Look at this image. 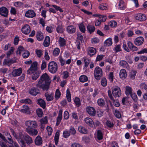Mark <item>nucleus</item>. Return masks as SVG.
<instances>
[{
  "instance_id": "f257e3e1",
  "label": "nucleus",
  "mask_w": 147,
  "mask_h": 147,
  "mask_svg": "<svg viewBox=\"0 0 147 147\" xmlns=\"http://www.w3.org/2000/svg\"><path fill=\"white\" fill-rule=\"evenodd\" d=\"M51 82L49 76L45 73L40 76L36 86L43 91H47L49 88Z\"/></svg>"
},
{
  "instance_id": "f03ea898",
  "label": "nucleus",
  "mask_w": 147,
  "mask_h": 147,
  "mask_svg": "<svg viewBox=\"0 0 147 147\" xmlns=\"http://www.w3.org/2000/svg\"><path fill=\"white\" fill-rule=\"evenodd\" d=\"M48 69L49 72L53 74L55 73L58 69L57 64L54 61L50 62L48 65Z\"/></svg>"
},
{
  "instance_id": "7ed1b4c3",
  "label": "nucleus",
  "mask_w": 147,
  "mask_h": 147,
  "mask_svg": "<svg viewBox=\"0 0 147 147\" xmlns=\"http://www.w3.org/2000/svg\"><path fill=\"white\" fill-rule=\"evenodd\" d=\"M127 45L129 49L127 47L125 44L123 43V48L126 51L129 52L130 50H131L133 51H134L137 50L138 48L134 46L131 42H129L127 43Z\"/></svg>"
},
{
  "instance_id": "20e7f679",
  "label": "nucleus",
  "mask_w": 147,
  "mask_h": 147,
  "mask_svg": "<svg viewBox=\"0 0 147 147\" xmlns=\"http://www.w3.org/2000/svg\"><path fill=\"white\" fill-rule=\"evenodd\" d=\"M112 92L113 96L115 98L119 97L121 94V91L120 88L117 86L112 88Z\"/></svg>"
},
{
  "instance_id": "39448f33",
  "label": "nucleus",
  "mask_w": 147,
  "mask_h": 147,
  "mask_svg": "<svg viewBox=\"0 0 147 147\" xmlns=\"http://www.w3.org/2000/svg\"><path fill=\"white\" fill-rule=\"evenodd\" d=\"M95 78L97 80H99L101 78V69L99 67H97L94 71Z\"/></svg>"
},
{
  "instance_id": "423d86ee",
  "label": "nucleus",
  "mask_w": 147,
  "mask_h": 147,
  "mask_svg": "<svg viewBox=\"0 0 147 147\" xmlns=\"http://www.w3.org/2000/svg\"><path fill=\"white\" fill-rule=\"evenodd\" d=\"M37 63L36 62H34L31 65L30 67L27 71V74H30L33 73L37 69Z\"/></svg>"
},
{
  "instance_id": "0eeeda50",
  "label": "nucleus",
  "mask_w": 147,
  "mask_h": 147,
  "mask_svg": "<svg viewBox=\"0 0 147 147\" xmlns=\"http://www.w3.org/2000/svg\"><path fill=\"white\" fill-rule=\"evenodd\" d=\"M26 131L30 135L32 136H35L37 135L38 131L36 129H33L32 128H26Z\"/></svg>"
},
{
  "instance_id": "6e6552de",
  "label": "nucleus",
  "mask_w": 147,
  "mask_h": 147,
  "mask_svg": "<svg viewBox=\"0 0 147 147\" xmlns=\"http://www.w3.org/2000/svg\"><path fill=\"white\" fill-rule=\"evenodd\" d=\"M25 125L27 127V128H36L38 125L35 121H27L25 122Z\"/></svg>"
},
{
  "instance_id": "1a4fd4ad",
  "label": "nucleus",
  "mask_w": 147,
  "mask_h": 147,
  "mask_svg": "<svg viewBox=\"0 0 147 147\" xmlns=\"http://www.w3.org/2000/svg\"><path fill=\"white\" fill-rule=\"evenodd\" d=\"M8 11L7 9L5 7L0 8V14L4 17H7L8 15Z\"/></svg>"
},
{
  "instance_id": "9d476101",
  "label": "nucleus",
  "mask_w": 147,
  "mask_h": 147,
  "mask_svg": "<svg viewBox=\"0 0 147 147\" xmlns=\"http://www.w3.org/2000/svg\"><path fill=\"white\" fill-rule=\"evenodd\" d=\"M135 18L136 20L141 21H144L146 19V16L141 13H138L135 15Z\"/></svg>"
},
{
  "instance_id": "9b49d317",
  "label": "nucleus",
  "mask_w": 147,
  "mask_h": 147,
  "mask_svg": "<svg viewBox=\"0 0 147 147\" xmlns=\"http://www.w3.org/2000/svg\"><path fill=\"white\" fill-rule=\"evenodd\" d=\"M86 110L87 112L90 115L94 116L95 115L96 111L94 107H88L86 108Z\"/></svg>"
},
{
  "instance_id": "f8f14e48",
  "label": "nucleus",
  "mask_w": 147,
  "mask_h": 147,
  "mask_svg": "<svg viewBox=\"0 0 147 147\" xmlns=\"http://www.w3.org/2000/svg\"><path fill=\"white\" fill-rule=\"evenodd\" d=\"M22 32L25 34H28L30 32V29L28 24L25 25L22 28Z\"/></svg>"
},
{
  "instance_id": "ddd939ff",
  "label": "nucleus",
  "mask_w": 147,
  "mask_h": 147,
  "mask_svg": "<svg viewBox=\"0 0 147 147\" xmlns=\"http://www.w3.org/2000/svg\"><path fill=\"white\" fill-rule=\"evenodd\" d=\"M34 11L32 10H29L27 11L25 14V16L28 18H33L36 16Z\"/></svg>"
},
{
  "instance_id": "4468645a",
  "label": "nucleus",
  "mask_w": 147,
  "mask_h": 147,
  "mask_svg": "<svg viewBox=\"0 0 147 147\" xmlns=\"http://www.w3.org/2000/svg\"><path fill=\"white\" fill-rule=\"evenodd\" d=\"M144 41V39L142 37H139L135 39L134 42L136 45L140 46L142 44Z\"/></svg>"
},
{
  "instance_id": "2eb2a0df",
  "label": "nucleus",
  "mask_w": 147,
  "mask_h": 147,
  "mask_svg": "<svg viewBox=\"0 0 147 147\" xmlns=\"http://www.w3.org/2000/svg\"><path fill=\"white\" fill-rule=\"evenodd\" d=\"M108 94L109 97L112 100L113 102L114 103V105L116 107H118L120 106V104L119 102L117 101H115V100L114 99L113 96H112L111 92L110 90H109L108 91Z\"/></svg>"
},
{
  "instance_id": "dca6fc26",
  "label": "nucleus",
  "mask_w": 147,
  "mask_h": 147,
  "mask_svg": "<svg viewBox=\"0 0 147 147\" xmlns=\"http://www.w3.org/2000/svg\"><path fill=\"white\" fill-rule=\"evenodd\" d=\"M66 30L68 33L72 34L76 32V28L73 26H68L66 28Z\"/></svg>"
},
{
  "instance_id": "f3484780",
  "label": "nucleus",
  "mask_w": 147,
  "mask_h": 147,
  "mask_svg": "<svg viewBox=\"0 0 147 147\" xmlns=\"http://www.w3.org/2000/svg\"><path fill=\"white\" fill-rule=\"evenodd\" d=\"M22 73L21 68H19L18 69H15L12 72V75L14 77L20 76Z\"/></svg>"
},
{
  "instance_id": "a211bd4d",
  "label": "nucleus",
  "mask_w": 147,
  "mask_h": 147,
  "mask_svg": "<svg viewBox=\"0 0 147 147\" xmlns=\"http://www.w3.org/2000/svg\"><path fill=\"white\" fill-rule=\"evenodd\" d=\"M24 139L28 145H30L33 142V141L31 137L27 134L24 135Z\"/></svg>"
},
{
  "instance_id": "6ab92c4d",
  "label": "nucleus",
  "mask_w": 147,
  "mask_h": 147,
  "mask_svg": "<svg viewBox=\"0 0 147 147\" xmlns=\"http://www.w3.org/2000/svg\"><path fill=\"white\" fill-rule=\"evenodd\" d=\"M40 92V90L35 87H33L30 90V93L32 95H36Z\"/></svg>"
},
{
  "instance_id": "aec40b11",
  "label": "nucleus",
  "mask_w": 147,
  "mask_h": 147,
  "mask_svg": "<svg viewBox=\"0 0 147 147\" xmlns=\"http://www.w3.org/2000/svg\"><path fill=\"white\" fill-rule=\"evenodd\" d=\"M120 78L123 79H125L127 76L126 71L124 69H121L119 73Z\"/></svg>"
},
{
  "instance_id": "412c9836",
  "label": "nucleus",
  "mask_w": 147,
  "mask_h": 147,
  "mask_svg": "<svg viewBox=\"0 0 147 147\" xmlns=\"http://www.w3.org/2000/svg\"><path fill=\"white\" fill-rule=\"evenodd\" d=\"M38 104L42 108L44 109L46 107V103L45 100L41 98H40L37 100Z\"/></svg>"
},
{
  "instance_id": "4be33fe9",
  "label": "nucleus",
  "mask_w": 147,
  "mask_h": 147,
  "mask_svg": "<svg viewBox=\"0 0 147 147\" xmlns=\"http://www.w3.org/2000/svg\"><path fill=\"white\" fill-rule=\"evenodd\" d=\"M35 142L36 145H40L42 143V138L39 136H38L35 139Z\"/></svg>"
},
{
  "instance_id": "5701e85b",
  "label": "nucleus",
  "mask_w": 147,
  "mask_h": 147,
  "mask_svg": "<svg viewBox=\"0 0 147 147\" xmlns=\"http://www.w3.org/2000/svg\"><path fill=\"white\" fill-rule=\"evenodd\" d=\"M20 111L24 113H28L29 111L28 106L26 105H24L22 106V109L20 110Z\"/></svg>"
},
{
  "instance_id": "b1692460",
  "label": "nucleus",
  "mask_w": 147,
  "mask_h": 147,
  "mask_svg": "<svg viewBox=\"0 0 147 147\" xmlns=\"http://www.w3.org/2000/svg\"><path fill=\"white\" fill-rule=\"evenodd\" d=\"M96 52V51L95 48L93 47H90L89 48L88 54L90 57H92L95 53Z\"/></svg>"
},
{
  "instance_id": "393cba45",
  "label": "nucleus",
  "mask_w": 147,
  "mask_h": 147,
  "mask_svg": "<svg viewBox=\"0 0 147 147\" xmlns=\"http://www.w3.org/2000/svg\"><path fill=\"white\" fill-rule=\"evenodd\" d=\"M58 42L59 45L61 47L64 46L66 45V40L63 38L61 37H59Z\"/></svg>"
},
{
  "instance_id": "a878e982",
  "label": "nucleus",
  "mask_w": 147,
  "mask_h": 147,
  "mask_svg": "<svg viewBox=\"0 0 147 147\" xmlns=\"http://www.w3.org/2000/svg\"><path fill=\"white\" fill-rule=\"evenodd\" d=\"M105 105V101L103 100L102 99V109L107 112L109 111L108 105L107 103L105 106H104Z\"/></svg>"
},
{
  "instance_id": "bb28decb",
  "label": "nucleus",
  "mask_w": 147,
  "mask_h": 147,
  "mask_svg": "<svg viewBox=\"0 0 147 147\" xmlns=\"http://www.w3.org/2000/svg\"><path fill=\"white\" fill-rule=\"evenodd\" d=\"M45 95L47 101H50L53 99V94H49L48 92H46L45 93Z\"/></svg>"
},
{
  "instance_id": "cd10ccee",
  "label": "nucleus",
  "mask_w": 147,
  "mask_h": 147,
  "mask_svg": "<svg viewBox=\"0 0 147 147\" xmlns=\"http://www.w3.org/2000/svg\"><path fill=\"white\" fill-rule=\"evenodd\" d=\"M78 130L82 134H87L88 133V131L87 129L83 126L79 127Z\"/></svg>"
},
{
  "instance_id": "c85d7f7f",
  "label": "nucleus",
  "mask_w": 147,
  "mask_h": 147,
  "mask_svg": "<svg viewBox=\"0 0 147 147\" xmlns=\"http://www.w3.org/2000/svg\"><path fill=\"white\" fill-rule=\"evenodd\" d=\"M84 121L88 125L90 126H92L94 123L92 120L90 118L87 117L85 119Z\"/></svg>"
},
{
  "instance_id": "c756f323",
  "label": "nucleus",
  "mask_w": 147,
  "mask_h": 147,
  "mask_svg": "<svg viewBox=\"0 0 147 147\" xmlns=\"http://www.w3.org/2000/svg\"><path fill=\"white\" fill-rule=\"evenodd\" d=\"M60 132V131L58 130L56 132L55 135L54 140L55 141V144L56 145H57L58 142Z\"/></svg>"
},
{
  "instance_id": "7c9ffc66",
  "label": "nucleus",
  "mask_w": 147,
  "mask_h": 147,
  "mask_svg": "<svg viewBox=\"0 0 147 147\" xmlns=\"http://www.w3.org/2000/svg\"><path fill=\"white\" fill-rule=\"evenodd\" d=\"M64 30V29L61 24L58 25L56 28L57 31L58 33H62Z\"/></svg>"
},
{
  "instance_id": "2f4dec72",
  "label": "nucleus",
  "mask_w": 147,
  "mask_h": 147,
  "mask_svg": "<svg viewBox=\"0 0 147 147\" xmlns=\"http://www.w3.org/2000/svg\"><path fill=\"white\" fill-rule=\"evenodd\" d=\"M50 38L49 36H47L44 40L43 45L45 47H47L49 45Z\"/></svg>"
},
{
  "instance_id": "473e14b6",
  "label": "nucleus",
  "mask_w": 147,
  "mask_h": 147,
  "mask_svg": "<svg viewBox=\"0 0 147 147\" xmlns=\"http://www.w3.org/2000/svg\"><path fill=\"white\" fill-rule=\"evenodd\" d=\"M83 59L85 64L84 67L86 68L88 67L89 64L90 63L91 59L87 58L86 57H84Z\"/></svg>"
},
{
  "instance_id": "72a5a7b5",
  "label": "nucleus",
  "mask_w": 147,
  "mask_h": 147,
  "mask_svg": "<svg viewBox=\"0 0 147 147\" xmlns=\"http://www.w3.org/2000/svg\"><path fill=\"white\" fill-rule=\"evenodd\" d=\"M112 44V40L111 38H109L107 39L104 43V45L107 46H109L111 45Z\"/></svg>"
},
{
  "instance_id": "f704fd0d",
  "label": "nucleus",
  "mask_w": 147,
  "mask_h": 147,
  "mask_svg": "<svg viewBox=\"0 0 147 147\" xmlns=\"http://www.w3.org/2000/svg\"><path fill=\"white\" fill-rule=\"evenodd\" d=\"M36 37L38 40H42L43 39V36L42 33L41 32H38L37 33Z\"/></svg>"
},
{
  "instance_id": "c9c22d12",
  "label": "nucleus",
  "mask_w": 147,
  "mask_h": 147,
  "mask_svg": "<svg viewBox=\"0 0 147 147\" xmlns=\"http://www.w3.org/2000/svg\"><path fill=\"white\" fill-rule=\"evenodd\" d=\"M79 80L81 82H84L88 81V78L86 76L84 75H82L80 77Z\"/></svg>"
},
{
  "instance_id": "e433bc0d",
  "label": "nucleus",
  "mask_w": 147,
  "mask_h": 147,
  "mask_svg": "<svg viewBox=\"0 0 147 147\" xmlns=\"http://www.w3.org/2000/svg\"><path fill=\"white\" fill-rule=\"evenodd\" d=\"M95 135V138L98 140H101V131L100 130H97Z\"/></svg>"
},
{
  "instance_id": "4c0bfd02",
  "label": "nucleus",
  "mask_w": 147,
  "mask_h": 147,
  "mask_svg": "<svg viewBox=\"0 0 147 147\" xmlns=\"http://www.w3.org/2000/svg\"><path fill=\"white\" fill-rule=\"evenodd\" d=\"M132 89L131 87L127 86L126 87L125 94L127 96L129 94H131L132 93Z\"/></svg>"
},
{
  "instance_id": "58836bf2",
  "label": "nucleus",
  "mask_w": 147,
  "mask_h": 147,
  "mask_svg": "<svg viewBox=\"0 0 147 147\" xmlns=\"http://www.w3.org/2000/svg\"><path fill=\"white\" fill-rule=\"evenodd\" d=\"M14 50V48L12 47L9 51L7 52V58L9 59V58L10 55L13 54Z\"/></svg>"
},
{
  "instance_id": "ea45409f",
  "label": "nucleus",
  "mask_w": 147,
  "mask_h": 147,
  "mask_svg": "<svg viewBox=\"0 0 147 147\" xmlns=\"http://www.w3.org/2000/svg\"><path fill=\"white\" fill-rule=\"evenodd\" d=\"M66 97L68 101L69 102L71 101V95L70 90L68 88L66 92Z\"/></svg>"
},
{
  "instance_id": "a19ab883",
  "label": "nucleus",
  "mask_w": 147,
  "mask_h": 147,
  "mask_svg": "<svg viewBox=\"0 0 147 147\" xmlns=\"http://www.w3.org/2000/svg\"><path fill=\"white\" fill-rule=\"evenodd\" d=\"M20 102L22 103H25L30 104H31L32 103L31 100L29 98L21 100L20 101Z\"/></svg>"
},
{
  "instance_id": "79ce46f5",
  "label": "nucleus",
  "mask_w": 147,
  "mask_h": 147,
  "mask_svg": "<svg viewBox=\"0 0 147 147\" xmlns=\"http://www.w3.org/2000/svg\"><path fill=\"white\" fill-rule=\"evenodd\" d=\"M87 29L90 33L94 32L95 30L94 27L91 25H88L87 26Z\"/></svg>"
},
{
  "instance_id": "37998d69",
  "label": "nucleus",
  "mask_w": 147,
  "mask_h": 147,
  "mask_svg": "<svg viewBox=\"0 0 147 147\" xmlns=\"http://www.w3.org/2000/svg\"><path fill=\"white\" fill-rule=\"evenodd\" d=\"M70 135V132L67 130H65L63 133V136L65 138H68Z\"/></svg>"
},
{
  "instance_id": "c03bdc74",
  "label": "nucleus",
  "mask_w": 147,
  "mask_h": 147,
  "mask_svg": "<svg viewBox=\"0 0 147 147\" xmlns=\"http://www.w3.org/2000/svg\"><path fill=\"white\" fill-rule=\"evenodd\" d=\"M40 73L38 72H36L32 75V78L33 80H36L40 76Z\"/></svg>"
},
{
  "instance_id": "a18cd8bd",
  "label": "nucleus",
  "mask_w": 147,
  "mask_h": 147,
  "mask_svg": "<svg viewBox=\"0 0 147 147\" xmlns=\"http://www.w3.org/2000/svg\"><path fill=\"white\" fill-rule=\"evenodd\" d=\"M120 64L121 66L124 67H127L128 66V64L127 61L124 60H122L120 61Z\"/></svg>"
},
{
  "instance_id": "49530a36",
  "label": "nucleus",
  "mask_w": 147,
  "mask_h": 147,
  "mask_svg": "<svg viewBox=\"0 0 147 147\" xmlns=\"http://www.w3.org/2000/svg\"><path fill=\"white\" fill-rule=\"evenodd\" d=\"M60 52V49L57 48H56L54 49L53 52V55L55 56H58Z\"/></svg>"
},
{
  "instance_id": "de8ad7c7",
  "label": "nucleus",
  "mask_w": 147,
  "mask_h": 147,
  "mask_svg": "<svg viewBox=\"0 0 147 147\" xmlns=\"http://www.w3.org/2000/svg\"><path fill=\"white\" fill-rule=\"evenodd\" d=\"M35 52L37 56L38 57H40L43 55V52L40 49H36L35 51Z\"/></svg>"
},
{
  "instance_id": "09e8293b",
  "label": "nucleus",
  "mask_w": 147,
  "mask_h": 147,
  "mask_svg": "<svg viewBox=\"0 0 147 147\" xmlns=\"http://www.w3.org/2000/svg\"><path fill=\"white\" fill-rule=\"evenodd\" d=\"M6 136H7V138L9 141H8V142L10 144H12L14 142H13V140L12 139V137L10 136V134L8 133H7V134Z\"/></svg>"
},
{
  "instance_id": "8fccbe9b",
  "label": "nucleus",
  "mask_w": 147,
  "mask_h": 147,
  "mask_svg": "<svg viewBox=\"0 0 147 147\" xmlns=\"http://www.w3.org/2000/svg\"><path fill=\"white\" fill-rule=\"evenodd\" d=\"M37 114L39 117H41L43 114L42 109H38L36 111Z\"/></svg>"
},
{
  "instance_id": "3c124183",
  "label": "nucleus",
  "mask_w": 147,
  "mask_h": 147,
  "mask_svg": "<svg viewBox=\"0 0 147 147\" xmlns=\"http://www.w3.org/2000/svg\"><path fill=\"white\" fill-rule=\"evenodd\" d=\"M41 124H46L47 123V117L46 116L40 120Z\"/></svg>"
},
{
  "instance_id": "603ef678",
  "label": "nucleus",
  "mask_w": 147,
  "mask_h": 147,
  "mask_svg": "<svg viewBox=\"0 0 147 147\" xmlns=\"http://www.w3.org/2000/svg\"><path fill=\"white\" fill-rule=\"evenodd\" d=\"M74 101L77 107H79L81 105L80 100L79 98H76Z\"/></svg>"
},
{
  "instance_id": "864d4df0",
  "label": "nucleus",
  "mask_w": 147,
  "mask_h": 147,
  "mask_svg": "<svg viewBox=\"0 0 147 147\" xmlns=\"http://www.w3.org/2000/svg\"><path fill=\"white\" fill-rule=\"evenodd\" d=\"M61 94V93L59 90V89H57L55 94V98L58 99L60 97Z\"/></svg>"
},
{
  "instance_id": "5fc2aeb1",
  "label": "nucleus",
  "mask_w": 147,
  "mask_h": 147,
  "mask_svg": "<svg viewBox=\"0 0 147 147\" xmlns=\"http://www.w3.org/2000/svg\"><path fill=\"white\" fill-rule=\"evenodd\" d=\"M124 3V2L122 0L120 1L119 5V6L121 9L123 10L125 9Z\"/></svg>"
},
{
  "instance_id": "6e6d98bb",
  "label": "nucleus",
  "mask_w": 147,
  "mask_h": 147,
  "mask_svg": "<svg viewBox=\"0 0 147 147\" xmlns=\"http://www.w3.org/2000/svg\"><path fill=\"white\" fill-rule=\"evenodd\" d=\"M69 131L70 134H71L73 135H74L76 133V130L74 127H70Z\"/></svg>"
},
{
  "instance_id": "4d7b16f0",
  "label": "nucleus",
  "mask_w": 147,
  "mask_h": 147,
  "mask_svg": "<svg viewBox=\"0 0 147 147\" xmlns=\"http://www.w3.org/2000/svg\"><path fill=\"white\" fill-rule=\"evenodd\" d=\"M79 27L80 31L83 32H84L85 31V28L83 24L81 23L79 25Z\"/></svg>"
},
{
  "instance_id": "13d9d810",
  "label": "nucleus",
  "mask_w": 147,
  "mask_h": 147,
  "mask_svg": "<svg viewBox=\"0 0 147 147\" xmlns=\"http://www.w3.org/2000/svg\"><path fill=\"white\" fill-rule=\"evenodd\" d=\"M109 25L111 27L113 28L116 26L117 25V23L115 21H112L109 23Z\"/></svg>"
},
{
  "instance_id": "bf43d9fd",
  "label": "nucleus",
  "mask_w": 147,
  "mask_h": 147,
  "mask_svg": "<svg viewBox=\"0 0 147 147\" xmlns=\"http://www.w3.org/2000/svg\"><path fill=\"white\" fill-rule=\"evenodd\" d=\"M18 141L21 147H26V143L23 140H18Z\"/></svg>"
},
{
  "instance_id": "052dcab7",
  "label": "nucleus",
  "mask_w": 147,
  "mask_h": 147,
  "mask_svg": "<svg viewBox=\"0 0 147 147\" xmlns=\"http://www.w3.org/2000/svg\"><path fill=\"white\" fill-rule=\"evenodd\" d=\"M136 74V72L135 71H131L129 76L130 78L133 79H134Z\"/></svg>"
},
{
  "instance_id": "680f3d73",
  "label": "nucleus",
  "mask_w": 147,
  "mask_h": 147,
  "mask_svg": "<svg viewBox=\"0 0 147 147\" xmlns=\"http://www.w3.org/2000/svg\"><path fill=\"white\" fill-rule=\"evenodd\" d=\"M24 135L21 132H20L18 134L17 140L18 141L20 140H23V138H24Z\"/></svg>"
},
{
  "instance_id": "e2e57ef3",
  "label": "nucleus",
  "mask_w": 147,
  "mask_h": 147,
  "mask_svg": "<svg viewBox=\"0 0 147 147\" xmlns=\"http://www.w3.org/2000/svg\"><path fill=\"white\" fill-rule=\"evenodd\" d=\"M133 100L134 101H136L137 100V96L136 94L135 93H132L130 95Z\"/></svg>"
},
{
  "instance_id": "0e129e2a",
  "label": "nucleus",
  "mask_w": 147,
  "mask_h": 147,
  "mask_svg": "<svg viewBox=\"0 0 147 147\" xmlns=\"http://www.w3.org/2000/svg\"><path fill=\"white\" fill-rule=\"evenodd\" d=\"M114 114L117 118H120L121 117V115L119 112L117 110H116Z\"/></svg>"
},
{
  "instance_id": "69168bd1",
  "label": "nucleus",
  "mask_w": 147,
  "mask_h": 147,
  "mask_svg": "<svg viewBox=\"0 0 147 147\" xmlns=\"http://www.w3.org/2000/svg\"><path fill=\"white\" fill-rule=\"evenodd\" d=\"M3 65H7L8 66H9L11 65L9 60H7L6 59H4V61L3 63Z\"/></svg>"
},
{
  "instance_id": "338daca9",
  "label": "nucleus",
  "mask_w": 147,
  "mask_h": 147,
  "mask_svg": "<svg viewBox=\"0 0 147 147\" xmlns=\"http://www.w3.org/2000/svg\"><path fill=\"white\" fill-rule=\"evenodd\" d=\"M30 53L27 51H25L23 53L22 56L24 58H27L29 55Z\"/></svg>"
},
{
  "instance_id": "774afa93",
  "label": "nucleus",
  "mask_w": 147,
  "mask_h": 147,
  "mask_svg": "<svg viewBox=\"0 0 147 147\" xmlns=\"http://www.w3.org/2000/svg\"><path fill=\"white\" fill-rule=\"evenodd\" d=\"M71 147H82L80 144L76 143H74L71 145Z\"/></svg>"
}]
</instances>
